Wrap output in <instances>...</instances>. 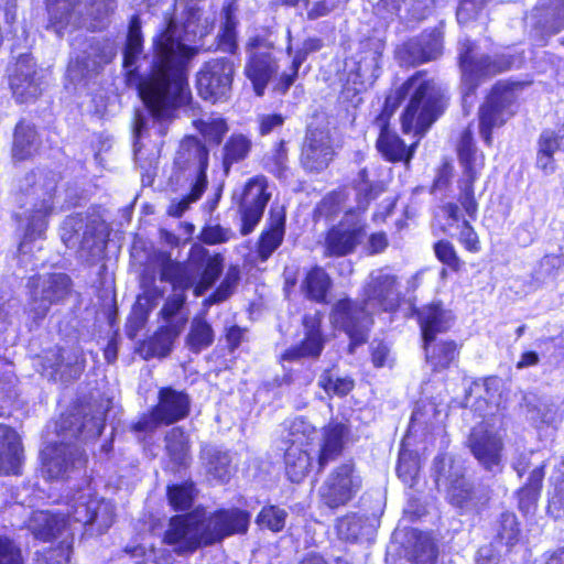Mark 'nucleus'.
<instances>
[{
    "label": "nucleus",
    "instance_id": "f257e3e1",
    "mask_svg": "<svg viewBox=\"0 0 564 564\" xmlns=\"http://www.w3.org/2000/svg\"><path fill=\"white\" fill-rule=\"evenodd\" d=\"M214 26V13L191 8L181 25L170 19L165 29L153 39L150 73L138 83L147 111L135 112L134 147L148 133L150 123L160 135H164L166 124L175 118L176 110L191 99L186 65L198 51L188 43L205 37Z\"/></svg>",
    "mask_w": 564,
    "mask_h": 564
},
{
    "label": "nucleus",
    "instance_id": "f03ea898",
    "mask_svg": "<svg viewBox=\"0 0 564 564\" xmlns=\"http://www.w3.org/2000/svg\"><path fill=\"white\" fill-rule=\"evenodd\" d=\"M405 97H409V104L401 118L402 130L404 133L414 132L422 135L438 116L442 94L432 78L425 73L417 72L393 95L386 98L383 111L376 119V124L380 128L378 151L389 162H404L409 165L413 147L408 149L399 135L389 129L387 122Z\"/></svg>",
    "mask_w": 564,
    "mask_h": 564
},
{
    "label": "nucleus",
    "instance_id": "7ed1b4c3",
    "mask_svg": "<svg viewBox=\"0 0 564 564\" xmlns=\"http://www.w3.org/2000/svg\"><path fill=\"white\" fill-rule=\"evenodd\" d=\"M362 306L349 299L339 300L333 307L330 321L350 338V350L366 343L371 315L393 310L399 301L398 276L388 268L373 270L364 286Z\"/></svg>",
    "mask_w": 564,
    "mask_h": 564
},
{
    "label": "nucleus",
    "instance_id": "20e7f679",
    "mask_svg": "<svg viewBox=\"0 0 564 564\" xmlns=\"http://www.w3.org/2000/svg\"><path fill=\"white\" fill-rule=\"evenodd\" d=\"M56 185L57 175L52 171L39 170L25 175L21 189L31 207L17 215L19 225L24 230L20 243L21 252H29V245L44 237L47 216L54 206Z\"/></svg>",
    "mask_w": 564,
    "mask_h": 564
},
{
    "label": "nucleus",
    "instance_id": "39448f33",
    "mask_svg": "<svg viewBox=\"0 0 564 564\" xmlns=\"http://www.w3.org/2000/svg\"><path fill=\"white\" fill-rule=\"evenodd\" d=\"M46 7V29L62 36L65 32L86 25L85 11L98 21L87 25L88 29L101 26L102 20L113 12L116 4L115 0H47Z\"/></svg>",
    "mask_w": 564,
    "mask_h": 564
},
{
    "label": "nucleus",
    "instance_id": "423d86ee",
    "mask_svg": "<svg viewBox=\"0 0 564 564\" xmlns=\"http://www.w3.org/2000/svg\"><path fill=\"white\" fill-rule=\"evenodd\" d=\"M175 165L181 170H189L194 174L191 193L171 202L167 213L181 217L191 204L198 200L207 185L206 169L208 166V150L198 140L191 138L183 141L175 158Z\"/></svg>",
    "mask_w": 564,
    "mask_h": 564
},
{
    "label": "nucleus",
    "instance_id": "0eeeda50",
    "mask_svg": "<svg viewBox=\"0 0 564 564\" xmlns=\"http://www.w3.org/2000/svg\"><path fill=\"white\" fill-rule=\"evenodd\" d=\"M457 155L462 167L457 200L466 215L470 219H476L478 202L475 197L474 183L478 180L485 166V155L476 148L469 128L460 133L457 142Z\"/></svg>",
    "mask_w": 564,
    "mask_h": 564
},
{
    "label": "nucleus",
    "instance_id": "6e6552de",
    "mask_svg": "<svg viewBox=\"0 0 564 564\" xmlns=\"http://www.w3.org/2000/svg\"><path fill=\"white\" fill-rule=\"evenodd\" d=\"M70 437L86 440L88 436L82 427L72 429ZM68 433L58 443L50 444L42 451V473L48 479H64L72 473L80 470L86 464V456L78 444L66 442Z\"/></svg>",
    "mask_w": 564,
    "mask_h": 564
},
{
    "label": "nucleus",
    "instance_id": "1a4fd4ad",
    "mask_svg": "<svg viewBox=\"0 0 564 564\" xmlns=\"http://www.w3.org/2000/svg\"><path fill=\"white\" fill-rule=\"evenodd\" d=\"M433 470L437 485L445 487L451 505L460 509H471L478 505L477 492L466 479L460 463L446 454H441L434 459Z\"/></svg>",
    "mask_w": 564,
    "mask_h": 564
},
{
    "label": "nucleus",
    "instance_id": "9d476101",
    "mask_svg": "<svg viewBox=\"0 0 564 564\" xmlns=\"http://www.w3.org/2000/svg\"><path fill=\"white\" fill-rule=\"evenodd\" d=\"M204 509L173 517L164 533V543L178 554L193 553L202 546L210 545L207 536Z\"/></svg>",
    "mask_w": 564,
    "mask_h": 564
},
{
    "label": "nucleus",
    "instance_id": "9b49d317",
    "mask_svg": "<svg viewBox=\"0 0 564 564\" xmlns=\"http://www.w3.org/2000/svg\"><path fill=\"white\" fill-rule=\"evenodd\" d=\"M236 65L230 57L205 62L196 74L198 95L213 104L227 101L232 91Z\"/></svg>",
    "mask_w": 564,
    "mask_h": 564
},
{
    "label": "nucleus",
    "instance_id": "f8f14e48",
    "mask_svg": "<svg viewBox=\"0 0 564 564\" xmlns=\"http://www.w3.org/2000/svg\"><path fill=\"white\" fill-rule=\"evenodd\" d=\"M69 278L64 273L32 276L28 282L30 300L28 316L39 324L45 318L51 306L63 301L69 292Z\"/></svg>",
    "mask_w": 564,
    "mask_h": 564
},
{
    "label": "nucleus",
    "instance_id": "ddd939ff",
    "mask_svg": "<svg viewBox=\"0 0 564 564\" xmlns=\"http://www.w3.org/2000/svg\"><path fill=\"white\" fill-rule=\"evenodd\" d=\"M459 65L465 97L471 95L487 78L509 68L506 62L479 54L469 40L460 42Z\"/></svg>",
    "mask_w": 564,
    "mask_h": 564
},
{
    "label": "nucleus",
    "instance_id": "4468645a",
    "mask_svg": "<svg viewBox=\"0 0 564 564\" xmlns=\"http://www.w3.org/2000/svg\"><path fill=\"white\" fill-rule=\"evenodd\" d=\"M115 519L113 505L94 497L89 489L78 492L68 503L66 521L93 527L97 533L106 532Z\"/></svg>",
    "mask_w": 564,
    "mask_h": 564
},
{
    "label": "nucleus",
    "instance_id": "2eb2a0df",
    "mask_svg": "<svg viewBox=\"0 0 564 564\" xmlns=\"http://www.w3.org/2000/svg\"><path fill=\"white\" fill-rule=\"evenodd\" d=\"M516 113V95L511 87L497 84L479 110V132L487 145L492 143V130L500 128Z\"/></svg>",
    "mask_w": 564,
    "mask_h": 564
},
{
    "label": "nucleus",
    "instance_id": "dca6fc26",
    "mask_svg": "<svg viewBox=\"0 0 564 564\" xmlns=\"http://www.w3.org/2000/svg\"><path fill=\"white\" fill-rule=\"evenodd\" d=\"M315 429L304 419H295L289 427L291 445L286 448L284 455L285 471L289 479L293 482L303 480L312 468V456L303 446L308 444Z\"/></svg>",
    "mask_w": 564,
    "mask_h": 564
},
{
    "label": "nucleus",
    "instance_id": "f3484780",
    "mask_svg": "<svg viewBox=\"0 0 564 564\" xmlns=\"http://www.w3.org/2000/svg\"><path fill=\"white\" fill-rule=\"evenodd\" d=\"M191 401L186 393L172 388H163L159 392V403L152 411L141 417L134 425L139 432H151L161 424H172L189 413Z\"/></svg>",
    "mask_w": 564,
    "mask_h": 564
},
{
    "label": "nucleus",
    "instance_id": "a211bd4d",
    "mask_svg": "<svg viewBox=\"0 0 564 564\" xmlns=\"http://www.w3.org/2000/svg\"><path fill=\"white\" fill-rule=\"evenodd\" d=\"M361 479L356 474L352 463L336 467L319 488V497L324 505L335 509L348 503L360 490Z\"/></svg>",
    "mask_w": 564,
    "mask_h": 564
},
{
    "label": "nucleus",
    "instance_id": "6ab92c4d",
    "mask_svg": "<svg viewBox=\"0 0 564 564\" xmlns=\"http://www.w3.org/2000/svg\"><path fill=\"white\" fill-rule=\"evenodd\" d=\"M271 50V43L259 36L251 37L247 44L249 61L245 73L258 96L263 95L268 83L278 72V64Z\"/></svg>",
    "mask_w": 564,
    "mask_h": 564
},
{
    "label": "nucleus",
    "instance_id": "aec40b11",
    "mask_svg": "<svg viewBox=\"0 0 564 564\" xmlns=\"http://www.w3.org/2000/svg\"><path fill=\"white\" fill-rule=\"evenodd\" d=\"M366 237L365 223L355 212H349L343 220L327 232L325 254L343 257L355 251Z\"/></svg>",
    "mask_w": 564,
    "mask_h": 564
},
{
    "label": "nucleus",
    "instance_id": "412c9836",
    "mask_svg": "<svg viewBox=\"0 0 564 564\" xmlns=\"http://www.w3.org/2000/svg\"><path fill=\"white\" fill-rule=\"evenodd\" d=\"M268 182L262 175L250 178L239 196V213L241 217V234L249 235L259 224L264 208L270 199L267 193Z\"/></svg>",
    "mask_w": 564,
    "mask_h": 564
},
{
    "label": "nucleus",
    "instance_id": "4be33fe9",
    "mask_svg": "<svg viewBox=\"0 0 564 564\" xmlns=\"http://www.w3.org/2000/svg\"><path fill=\"white\" fill-rule=\"evenodd\" d=\"M468 447L486 470H501L503 442L498 433L488 430L484 424L477 425L469 434Z\"/></svg>",
    "mask_w": 564,
    "mask_h": 564
},
{
    "label": "nucleus",
    "instance_id": "5701e85b",
    "mask_svg": "<svg viewBox=\"0 0 564 564\" xmlns=\"http://www.w3.org/2000/svg\"><path fill=\"white\" fill-rule=\"evenodd\" d=\"M204 518L210 545L226 536L246 533L250 522V514L236 508L215 512H208L204 509Z\"/></svg>",
    "mask_w": 564,
    "mask_h": 564
},
{
    "label": "nucleus",
    "instance_id": "b1692460",
    "mask_svg": "<svg viewBox=\"0 0 564 564\" xmlns=\"http://www.w3.org/2000/svg\"><path fill=\"white\" fill-rule=\"evenodd\" d=\"M333 154L329 132L308 127L301 154L303 167L307 171H322L328 166Z\"/></svg>",
    "mask_w": 564,
    "mask_h": 564
},
{
    "label": "nucleus",
    "instance_id": "393cba45",
    "mask_svg": "<svg viewBox=\"0 0 564 564\" xmlns=\"http://www.w3.org/2000/svg\"><path fill=\"white\" fill-rule=\"evenodd\" d=\"M10 87L19 102H29L41 94V76L30 55H21L10 77Z\"/></svg>",
    "mask_w": 564,
    "mask_h": 564
},
{
    "label": "nucleus",
    "instance_id": "a878e982",
    "mask_svg": "<svg viewBox=\"0 0 564 564\" xmlns=\"http://www.w3.org/2000/svg\"><path fill=\"white\" fill-rule=\"evenodd\" d=\"M321 322L322 316L319 313L305 315L303 318V325L305 328L304 340L300 345L285 350L282 354L281 359L283 361H297L306 357H318L324 348V338L319 330Z\"/></svg>",
    "mask_w": 564,
    "mask_h": 564
},
{
    "label": "nucleus",
    "instance_id": "bb28decb",
    "mask_svg": "<svg viewBox=\"0 0 564 564\" xmlns=\"http://www.w3.org/2000/svg\"><path fill=\"white\" fill-rule=\"evenodd\" d=\"M321 322L322 316L319 313L305 315L303 318V325L305 328L304 340L300 345L285 350L282 354L281 359L283 361H297L306 357H318L324 348V338L319 330Z\"/></svg>",
    "mask_w": 564,
    "mask_h": 564
},
{
    "label": "nucleus",
    "instance_id": "cd10ccee",
    "mask_svg": "<svg viewBox=\"0 0 564 564\" xmlns=\"http://www.w3.org/2000/svg\"><path fill=\"white\" fill-rule=\"evenodd\" d=\"M28 529L36 539L48 541L51 539L64 535L72 542L73 533L70 524L62 513H54L47 510L33 511L28 520Z\"/></svg>",
    "mask_w": 564,
    "mask_h": 564
},
{
    "label": "nucleus",
    "instance_id": "c85d7f7f",
    "mask_svg": "<svg viewBox=\"0 0 564 564\" xmlns=\"http://www.w3.org/2000/svg\"><path fill=\"white\" fill-rule=\"evenodd\" d=\"M347 434L348 427L343 423L330 422L323 429L317 449L318 471L340 455Z\"/></svg>",
    "mask_w": 564,
    "mask_h": 564
},
{
    "label": "nucleus",
    "instance_id": "c756f323",
    "mask_svg": "<svg viewBox=\"0 0 564 564\" xmlns=\"http://www.w3.org/2000/svg\"><path fill=\"white\" fill-rule=\"evenodd\" d=\"M61 238L68 248L91 250L95 245L94 227L82 215L67 217L61 227Z\"/></svg>",
    "mask_w": 564,
    "mask_h": 564
},
{
    "label": "nucleus",
    "instance_id": "7c9ffc66",
    "mask_svg": "<svg viewBox=\"0 0 564 564\" xmlns=\"http://www.w3.org/2000/svg\"><path fill=\"white\" fill-rule=\"evenodd\" d=\"M185 301V293L173 292L160 311V316L166 325L165 334H167L169 343L173 337H178L187 323L188 317L184 310Z\"/></svg>",
    "mask_w": 564,
    "mask_h": 564
},
{
    "label": "nucleus",
    "instance_id": "2f4dec72",
    "mask_svg": "<svg viewBox=\"0 0 564 564\" xmlns=\"http://www.w3.org/2000/svg\"><path fill=\"white\" fill-rule=\"evenodd\" d=\"M419 319L424 341H433L436 334L449 329L453 315L440 304H431L419 311Z\"/></svg>",
    "mask_w": 564,
    "mask_h": 564
},
{
    "label": "nucleus",
    "instance_id": "473e14b6",
    "mask_svg": "<svg viewBox=\"0 0 564 564\" xmlns=\"http://www.w3.org/2000/svg\"><path fill=\"white\" fill-rule=\"evenodd\" d=\"M379 524L377 517L350 514L338 520L337 532L340 539L346 541H356L360 538L373 535Z\"/></svg>",
    "mask_w": 564,
    "mask_h": 564
},
{
    "label": "nucleus",
    "instance_id": "72a5a7b5",
    "mask_svg": "<svg viewBox=\"0 0 564 564\" xmlns=\"http://www.w3.org/2000/svg\"><path fill=\"white\" fill-rule=\"evenodd\" d=\"M143 53V36L141 21L133 15L129 23L126 46L123 48V68L127 70L128 82L131 83L138 69V62Z\"/></svg>",
    "mask_w": 564,
    "mask_h": 564
},
{
    "label": "nucleus",
    "instance_id": "f704fd0d",
    "mask_svg": "<svg viewBox=\"0 0 564 564\" xmlns=\"http://www.w3.org/2000/svg\"><path fill=\"white\" fill-rule=\"evenodd\" d=\"M193 261L187 264L169 261L161 269V280L170 282L173 292H183L196 284L197 271L193 267Z\"/></svg>",
    "mask_w": 564,
    "mask_h": 564
},
{
    "label": "nucleus",
    "instance_id": "c9c22d12",
    "mask_svg": "<svg viewBox=\"0 0 564 564\" xmlns=\"http://www.w3.org/2000/svg\"><path fill=\"white\" fill-rule=\"evenodd\" d=\"M237 12L238 7L234 1L224 6L221 10L220 32L217 36L218 48L231 54L235 53L238 47L236 34V26L238 24Z\"/></svg>",
    "mask_w": 564,
    "mask_h": 564
},
{
    "label": "nucleus",
    "instance_id": "e433bc0d",
    "mask_svg": "<svg viewBox=\"0 0 564 564\" xmlns=\"http://www.w3.org/2000/svg\"><path fill=\"white\" fill-rule=\"evenodd\" d=\"M252 149V140L242 133H232L223 148V165L228 173L232 164L248 158Z\"/></svg>",
    "mask_w": 564,
    "mask_h": 564
},
{
    "label": "nucleus",
    "instance_id": "4c0bfd02",
    "mask_svg": "<svg viewBox=\"0 0 564 564\" xmlns=\"http://www.w3.org/2000/svg\"><path fill=\"white\" fill-rule=\"evenodd\" d=\"M424 350L427 364L433 370H443L455 360L457 347L454 341H424Z\"/></svg>",
    "mask_w": 564,
    "mask_h": 564
},
{
    "label": "nucleus",
    "instance_id": "58836bf2",
    "mask_svg": "<svg viewBox=\"0 0 564 564\" xmlns=\"http://www.w3.org/2000/svg\"><path fill=\"white\" fill-rule=\"evenodd\" d=\"M330 286L332 280L329 275L319 267L311 269L301 285L306 297L318 303L325 302Z\"/></svg>",
    "mask_w": 564,
    "mask_h": 564
},
{
    "label": "nucleus",
    "instance_id": "ea45409f",
    "mask_svg": "<svg viewBox=\"0 0 564 564\" xmlns=\"http://www.w3.org/2000/svg\"><path fill=\"white\" fill-rule=\"evenodd\" d=\"M285 217L281 213L272 214L270 228L261 235L259 241V254L261 259H268L282 243L284 237Z\"/></svg>",
    "mask_w": 564,
    "mask_h": 564
},
{
    "label": "nucleus",
    "instance_id": "a19ab883",
    "mask_svg": "<svg viewBox=\"0 0 564 564\" xmlns=\"http://www.w3.org/2000/svg\"><path fill=\"white\" fill-rule=\"evenodd\" d=\"M165 449L176 465H186L191 458L189 437L181 427L171 429L165 435Z\"/></svg>",
    "mask_w": 564,
    "mask_h": 564
},
{
    "label": "nucleus",
    "instance_id": "79ce46f5",
    "mask_svg": "<svg viewBox=\"0 0 564 564\" xmlns=\"http://www.w3.org/2000/svg\"><path fill=\"white\" fill-rule=\"evenodd\" d=\"M322 47V42L318 39H307L303 42L302 46L296 51L292 65L290 67L289 73H283L280 77V80L275 87L281 93H285L289 87L294 83L299 68L306 59L310 53L316 52Z\"/></svg>",
    "mask_w": 564,
    "mask_h": 564
},
{
    "label": "nucleus",
    "instance_id": "37998d69",
    "mask_svg": "<svg viewBox=\"0 0 564 564\" xmlns=\"http://www.w3.org/2000/svg\"><path fill=\"white\" fill-rule=\"evenodd\" d=\"M37 149V133L30 123L20 122L15 127L12 154L17 160L31 156Z\"/></svg>",
    "mask_w": 564,
    "mask_h": 564
},
{
    "label": "nucleus",
    "instance_id": "c03bdc74",
    "mask_svg": "<svg viewBox=\"0 0 564 564\" xmlns=\"http://www.w3.org/2000/svg\"><path fill=\"white\" fill-rule=\"evenodd\" d=\"M214 341L212 326L202 316H196L191 323V329L186 337V345L194 352L209 347Z\"/></svg>",
    "mask_w": 564,
    "mask_h": 564
},
{
    "label": "nucleus",
    "instance_id": "a18cd8bd",
    "mask_svg": "<svg viewBox=\"0 0 564 564\" xmlns=\"http://www.w3.org/2000/svg\"><path fill=\"white\" fill-rule=\"evenodd\" d=\"M206 459L207 474L214 479L225 482L231 475L230 457L227 453L217 449H207L204 452Z\"/></svg>",
    "mask_w": 564,
    "mask_h": 564
},
{
    "label": "nucleus",
    "instance_id": "49530a36",
    "mask_svg": "<svg viewBox=\"0 0 564 564\" xmlns=\"http://www.w3.org/2000/svg\"><path fill=\"white\" fill-rule=\"evenodd\" d=\"M436 46L434 45L431 51H424V41L422 35L415 39L409 40L398 51V56L401 63L406 65H416L431 61V52H435Z\"/></svg>",
    "mask_w": 564,
    "mask_h": 564
},
{
    "label": "nucleus",
    "instance_id": "de8ad7c7",
    "mask_svg": "<svg viewBox=\"0 0 564 564\" xmlns=\"http://www.w3.org/2000/svg\"><path fill=\"white\" fill-rule=\"evenodd\" d=\"M544 467V464L535 467L529 476L528 484L520 489L519 506L521 509L525 508L529 510L530 507L535 503L542 488Z\"/></svg>",
    "mask_w": 564,
    "mask_h": 564
},
{
    "label": "nucleus",
    "instance_id": "09e8293b",
    "mask_svg": "<svg viewBox=\"0 0 564 564\" xmlns=\"http://www.w3.org/2000/svg\"><path fill=\"white\" fill-rule=\"evenodd\" d=\"M527 415L535 424H553L557 417V406L551 400L527 401Z\"/></svg>",
    "mask_w": 564,
    "mask_h": 564
},
{
    "label": "nucleus",
    "instance_id": "8fccbe9b",
    "mask_svg": "<svg viewBox=\"0 0 564 564\" xmlns=\"http://www.w3.org/2000/svg\"><path fill=\"white\" fill-rule=\"evenodd\" d=\"M419 470L420 462L417 455L405 448H401L397 466V473L399 478L405 485L412 487L415 484Z\"/></svg>",
    "mask_w": 564,
    "mask_h": 564
},
{
    "label": "nucleus",
    "instance_id": "3c124183",
    "mask_svg": "<svg viewBox=\"0 0 564 564\" xmlns=\"http://www.w3.org/2000/svg\"><path fill=\"white\" fill-rule=\"evenodd\" d=\"M223 271V258L219 254L208 257L204 271L194 286L195 296L203 295L218 279Z\"/></svg>",
    "mask_w": 564,
    "mask_h": 564
},
{
    "label": "nucleus",
    "instance_id": "603ef678",
    "mask_svg": "<svg viewBox=\"0 0 564 564\" xmlns=\"http://www.w3.org/2000/svg\"><path fill=\"white\" fill-rule=\"evenodd\" d=\"M240 281V271L238 267H230L220 285L217 288L215 293H213L208 299L204 301L205 306H210L213 304H217L226 301L236 290L238 283Z\"/></svg>",
    "mask_w": 564,
    "mask_h": 564
},
{
    "label": "nucleus",
    "instance_id": "864d4df0",
    "mask_svg": "<svg viewBox=\"0 0 564 564\" xmlns=\"http://www.w3.org/2000/svg\"><path fill=\"white\" fill-rule=\"evenodd\" d=\"M196 129L202 133L206 141L219 144L223 137L228 131L225 119L220 117H208L195 121Z\"/></svg>",
    "mask_w": 564,
    "mask_h": 564
},
{
    "label": "nucleus",
    "instance_id": "5fc2aeb1",
    "mask_svg": "<svg viewBox=\"0 0 564 564\" xmlns=\"http://www.w3.org/2000/svg\"><path fill=\"white\" fill-rule=\"evenodd\" d=\"M359 178L360 182L356 188L357 209L365 212L370 200L375 199L380 193H382L383 188L380 184H372L368 182L366 170H362L359 173Z\"/></svg>",
    "mask_w": 564,
    "mask_h": 564
},
{
    "label": "nucleus",
    "instance_id": "6e6d98bb",
    "mask_svg": "<svg viewBox=\"0 0 564 564\" xmlns=\"http://www.w3.org/2000/svg\"><path fill=\"white\" fill-rule=\"evenodd\" d=\"M286 516L285 510L275 506H269L260 511L257 522L273 532H280L285 525Z\"/></svg>",
    "mask_w": 564,
    "mask_h": 564
},
{
    "label": "nucleus",
    "instance_id": "4d7b16f0",
    "mask_svg": "<svg viewBox=\"0 0 564 564\" xmlns=\"http://www.w3.org/2000/svg\"><path fill=\"white\" fill-rule=\"evenodd\" d=\"M564 149V124L557 130H545L538 140V150L554 156L560 149Z\"/></svg>",
    "mask_w": 564,
    "mask_h": 564
},
{
    "label": "nucleus",
    "instance_id": "13d9d810",
    "mask_svg": "<svg viewBox=\"0 0 564 564\" xmlns=\"http://www.w3.org/2000/svg\"><path fill=\"white\" fill-rule=\"evenodd\" d=\"M318 384L327 392L337 395H346L354 387V381L348 378L334 377L329 371H325L318 381Z\"/></svg>",
    "mask_w": 564,
    "mask_h": 564
},
{
    "label": "nucleus",
    "instance_id": "bf43d9fd",
    "mask_svg": "<svg viewBox=\"0 0 564 564\" xmlns=\"http://www.w3.org/2000/svg\"><path fill=\"white\" fill-rule=\"evenodd\" d=\"M193 485H176L169 488V500L176 510L188 509L193 501Z\"/></svg>",
    "mask_w": 564,
    "mask_h": 564
},
{
    "label": "nucleus",
    "instance_id": "052dcab7",
    "mask_svg": "<svg viewBox=\"0 0 564 564\" xmlns=\"http://www.w3.org/2000/svg\"><path fill=\"white\" fill-rule=\"evenodd\" d=\"M436 258L454 271H458L462 262L454 246L446 240H440L434 245Z\"/></svg>",
    "mask_w": 564,
    "mask_h": 564
},
{
    "label": "nucleus",
    "instance_id": "680f3d73",
    "mask_svg": "<svg viewBox=\"0 0 564 564\" xmlns=\"http://www.w3.org/2000/svg\"><path fill=\"white\" fill-rule=\"evenodd\" d=\"M72 553V543L66 539L57 547L51 549L39 560V564H68Z\"/></svg>",
    "mask_w": 564,
    "mask_h": 564
},
{
    "label": "nucleus",
    "instance_id": "e2e57ef3",
    "mask_svg": "<svg viewBox=\"0 0 564 564\" xmlns=\"http://www.w3.org/2000/svg\"><path fill=\"white\" fill-rule=\"evenodd\" d=\"M288 150L285 142L281 141L274 149L273 154L268 159V169L278 177H284L286 172Z\"/></svg>",
    "mask_w": 564,
    "mask_h": 564
},
{
    "label": "nucleus",
    "instance_id": "0e129e2a",
    "mask_svg": "<svg viewBox=\"0 0 564 564\" xmlns=\"http://www.w3.org/2000/svg\"><path fill=\"white\" fill-rule=\"evenodd\" d=\"M415 564H435L436 547L429 538L420 539L414 549Z\"/></svg>",
    "mask_w": 564,
    "mask_h": 564
},
{
    "label": "nucleus",
    "instance_id": "69168bd1",
    "mask_svg": "<svg viewBox=\"0 0 564 564\" xmlns=\"http://www.w3.org/2000/svg\"><path fill=\"white\" fill-rule=\"evenodd\" d=\"M235 238V232L219 225L207 226L202 231V240L208 245L224 243Z\"/></svg>",
    "mask_w": 564,
    "mask_h": 564
},
{
    "label": "nucleus",
    "instance_id": "338daca9",
    "mask_svg": "<svg viewBox=\"0 0 564 564\" xmlns=\"http://www.w3.org/2000/svg\"><path fill=\"white\" fill-rule=\"evenodd\" d=\"M0 564H24L21 550L8 538H0Z\"/></svg>",
    "mask_w": 564,
    "mask_h": 564
},
{
    "label": "nucleus",
    "instance_id": "774afa93",
    "mask_svg": "<svg viewBox=\"0 0 564 564\" xmlns=\"http://www.w3.org/2000/svg\"><path fill=\"white\" fill-rule=\"evenodd\" d=\"M64 365L70 367L74 373L78 375L84 369V358L78 351L67 352L62 350L51 367L58 371Z\"/></svg>",
    "mask_w": 564,
    "mask_h": 564
}]
</instances>
